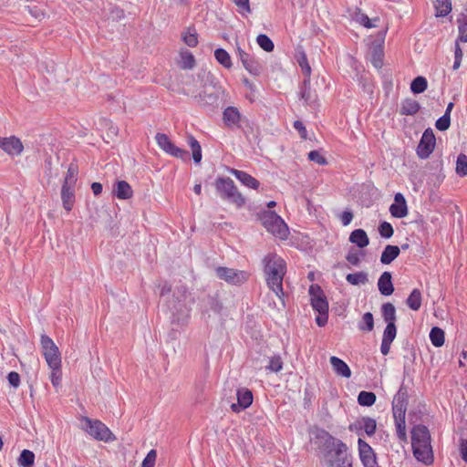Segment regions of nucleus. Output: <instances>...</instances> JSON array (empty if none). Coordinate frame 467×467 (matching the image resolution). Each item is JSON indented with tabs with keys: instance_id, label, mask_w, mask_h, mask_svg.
Masks as SVG:
<instances>
[{
	"instance_id": "1",
	"label": "nucleus",
	"mask_w": 467,
	"mask_h": 467,
	"mask_svg": "<svg viewBox=\"0 0 467 467\" xmlns=\"http://www.w3.org/2000/svg\"><path fill=\"white\" fill-rule=\"evenodd\" d=\"M323 452L325 467H353V457L348 447L341 440L322 430L317 434Z\"/></svg>"
},
{
	"instance_id": "2",
	"label": "nucleus",
	"mask_w": 467,
	"mask_h": 467,
	"mask_svg": "<svg viewBox=\"0 0 467 467\" xmlns=\"http://www.w3.org/2000/svg\"><path fill=\"white\" fill-rule=\"evenodd\" d=\"M171 292L172 295L167 301V306L171 315L172 323L180 327L186 326L190 318L193 298L184 285H177L171 289L167 283L160 285L161 296H165Z\"/></svg>"
},
{
	"instance_id": "3",
	"label": "nucleus",
	"mask_w": 467,
	"mask_h": 467,
	"mask_svg": "<svg viewBox=\"0 0 467 467\" xmlns=\"http://www.w3.org/2000/svg\"><path fill=\"white\" fill-rule=\"evenodd\" d=\"M264 272L267 286L275 296L284 302L283 280L286 273V264L283 258L275 254H267L264 260Z\"/></svg>"
},
{
	"instance_id": "4",
	"label": "nucleus",
	"mask_w": 467,
	"mask_h": 467,
	"mask_svg": "<svg viewBox=\"0 0 467 467\" xmlns=\"http://www.w3.org/2000/svg\"><path fill=\"white\" fill-rule=\"evenodd\" d=\"M411 445L415 458L425 464L433 462V453L431 446V436L428 429L417 425L411 431Z\"/></svg>"
},
{
	"instance_id": "5",
	"label": "nucleus",
	"mask_w": 467,
	"mask_h": 467,
	"mask_svg": "<svg viewBox=\"0 0 467 467\" xmlns=\"http://www.w3.org/2000/svg\"><path fill=\"white\" fill-rule=\"evenodd\" d=\"M203 81L202 90L199 94L200 101L206 105H214L224 95V89L217 78L211 73L202 71L199 74Z\"/></svg>"
},
{
	"instance_id": "6",
	"label": "nucleus",
	"mask_w": 467,
	"mask_h": 467,
	"mask_svg": "<svg viewBox=\"0 0 467 467\" xmlns=\"http://www.w3.org/2000/svg\"><path fill=\"white\" fill-rule=\"evenodd\" d=\"M215 187L220 196L235 204L237 207H242L245 203V199L238 191L234 182L230 178H218L215 182Z\"/></svg>"
},
{
	"instance_id": "7",
	"label": "nucleus",
	"mask_w": 467,
	"mask_h": 467,
	"mask_svg": "<svg viewBox=\"0 0 467 467\" xmlns=\"http://www.w3.org/2000/svg\"><path fill=\"white\" fill-rule=\"evenodd\" d=\"M261 221L267 232L275 237L285 240L288 237L289 230L285 221L275 212H265Z\"/></svg>"
},
{
	"instance_id": "8",
	"label": "nucleus",
	"mask_w": 467,
	"mask_h": 467,
	"mask_svg": "<svg viewBox=\"0 0 467 467\" xmlns=\"http://www.w3.org/2000/svg\"><path fill=\"white\" fill-rule=\"evenodd\" d=\"M81 422L82 429L93 439L106 442L115 440L110 430L100 420L83 417Z\"/></svg>"
},
{
	"instance_id": "9",
	"label": "nucleus",
	"mask_w": 467,
	"mask_h": 467,
	"mask_svg": "<svg viewBox=\"0 0 467 467\" xmlns=\"http://www.w3.org/2000/svg\"><path fill=\"white\" fill-rule=\"evenodd\" d=\"M404 394L400 390L393 400V415L396 422L397 435L400 440H406V423H405V406H404Z\"/></svg>"
},
{
	"instance_id": "10",
	"label": "nucleus",
	"mask_w": 467,
	"mask_h": 467,
	"mask_svg": "<svg viewBox=\"0 0 467 467\" xmlns=\"http://www.w3.org/2000/svg\"><path fill=\"white\" fill-rule=\"evenodd\" d=\"M41 348L45 359L49 366L61 365L60 352L55 342L47 336H41Z\"/></svg>"
},
{
	"instance_id": "11",
	"label": "nucleus",
	"mask_w": 467,
	"mask_h": 467,
	"mask_svg": "<svg viewBox=\"0 0 467 467\" xmlns=\"http://www.w3.org/2000/svg\"><path fill=\"white\" fill-rule=\"evenodd\" d=\"M215 273L218 278L233 285H240L249 277V274L244 271L223 266L217 267Z\"/></svg>"
},
{
	"instance_id": "12",
	"label": "nucleus",
	"mask_w": 467,
	"mask_h": 467,
	"mask_svg": "<svg viewBox=\"0 0 467 467\" xmlns=\"http://www.w3.org/2000/svg\"><path fill=\"white\" fill-rule=\"evenodd\" d=\"M309 296L312 307L320 315H327L328 313V303L321 287L317 285H310Z\"/></svg>"
},
{
	"instance_id": "13",
	"label": "nucleus",
	"mask_w": 467,
	"mask_h": 467,
	"mask_svg": "<svg viewBox=\"0 0 467 467\" xmlns=\"http://www.w3.org/2000/svg\"><path fill=\"white\" fill-rule=\"evenodd\" d=\"M436 139L433 130L428 128L424 130L417 147V154L420 159H427L433 151Z\"/></svg>"
},
{
	"instance_id": "14",
	"label": "nucleus",
	"mask_w": 467,
	"mask_h": 467,
	"mask_svg": "<svg viewBox=\"0 0 467 467\" xmlns=\"http://www.w3.org/2000/svg\"><path fill=\"white\" fill-rule=\"evenodd\" d=\"M155 139L158 146L166 153L180 159L187 155V151L175 146L166 134L157 133Z\"/></svg>"
},
{
	"instance_id": "15",
	"label": "nucleus",
	"mask_w": 467,
	"mask_h": 467,
	"mask_svg": "<svg viewBox=\"0 0 467 467\" xmlns=\"http://www.w3.org/2000/svg\"><path fill=\"white\" fill-rule=\"evenodd\" d=\"M0 148L11 156H18L24 150L22 141L16 136L1 138Z\"/></svg>"
},
{
	"instance_id": "16",
	"label": "nucleus",
	"mask_w": 467,
	"mask_h": 467,
	"mask_svg": "<svg viewBox=\"0 0 467 467\" xmlns=\"http://www.w3.org/2000/svg\"><path fill=\"white\" fill-rule=\"evenodd\" d=\"M253 402V394L247 389L237 390V403H233L231 409L234 412H239L241 410L248 408Z\"/></svg>"
},
{
	"instance_id": "17",
	"label": "nucleus",
	"mask_w": 467,
	"mask_h": 467,
	"mask_svg": "<svg viewBox=\"0 0 467 467\" xmlns=\"http://www.w3.org/2000/svg\"><path fill=\"white\" fill-rule=\"evenodd\" d=\"M68 178L65 179L64 184L61 189V199L63 207L66 211L72 210L75 202V191L73 186L69 184Z\"/></svg>"
},
{
	"instance_id": "18",
	"label": "nucleus",
	"mask_w": 467,
	"mask_h": 467,
	"mask_svg": "<svg viewBox=\"0 0 467 467\" xmlns=\"http://www.w3.org/2000/svg\"><path fill=\"white\" fill-rule=\"evenodd\" d=\"M389 212L393 217L403 218L408 214L406 200L401 193H396L394 203L389 207Z\"/></svg>"
},
{
	"instance_id": "19",
	"label": "nucleus",
	"mask_w": 467,
	"mask_h": 467,
	"mask_svg": "<svg viewBox=\"0 0 467 467\" xmlns=\"http://www.w3.org/2000/svg\"><path fill=\"white\" fill-rule=\"evenodd\" d=\"M361 429L368 435L372 436L376 432V420L369 417H363L360 420L349 426L350 431Z\"/></svg>"
},
{
	"instance_id": "20",
	"label": "nucleus",
	"mask_w": 467,
	"mask_h": 467,
	"mask_svg": "<svg viewBox=\"0 0 467 467\" xmlns=\"http://www.w3.org/2000/svg\"><path fill=\"white\" fill-rule=\"evenodd\" d=\"M378 288L381 295L383 296H390L393 291V284H392V276L389 272H384L379 276L378 281Z\"/></svg>"
},
{
	"instance_id": "21",
	"label": "nucleus",
	"mask_w": 467,
	"mask_h": 467,
	"mask_svg": "<svg viewBox=\"0 0 467 467\" xmlns=\"http://www.w3.org/2000/svg\"><path fill=\"white\" fill-rule=\"evenodd\" d=\"M358 452L363 464L376 461L372 448L362 439H358Z\"/></svg>"
},
{
	"instance_id": "22",
	"label": "nucleus",
	"mask_w": 467,
	"mask_h": 467,
	"mask_svg": "<svg viewBox=\"0 0 467 467\" xmlns=\"http://www.w3.org/2000/svg\"><path fill=\"white\" fill-rule=\"evenodd\" d=\"M420 109L419 102L411 98L405 99L401 101L400 113L405 116L415 115Z\"/></svg>"
},
{
	"instance_id": "23",
	"label": "nucleus",
	"mask_w": 467,
	"mask_h": 467,
	"mask_svg": "<svg viewBox=\"0 0 467 467\" xmlns=\"http://www.w3.org/2000/svg\"><path fill=\"white\" fill-rule=\"evenodd\" d=\"M330 364L333 368V370L338 375L343 378H350L351 377V370L348 364L343 361L342 359L333 356L330 358Z\"/></svg>"
},
{
	"instance_id": "24",
	"label": "nucleus",
	"mask_w": 467,
	"mask_h": 467,
	"mask_svg": "<svg viewBox=\"0 0 467 467\" xmlns=\"http://www.w3.org/2000/svg\"><path fill=\"white\" fill-rule=\"evenodd\" d=\"M230 172L234 175L236 179L239 180L244 185L249 188L257 189L260 185V182L255 178L243 171L232 169Z\"/></svg>"
},
{
	"instance_id": "25",
	"label": "nucleus",
	"mask_w": 467,
	"mask_h": 467,
	"mask_svg": "<svg viewBox=\"0 0 467 467\" xmlns=\"http://www.w3.org/2000/svg\"><path fill=\"white\" fill-rule=\"evenodd\" d=\"M113 192L117 198L126 200L132 197L133 191L127 182L119 181L115 184Z\"/></svg>"
},
{
	"instance_id": "26",
	"label": "nucleus",
	"mask_w": 467,
	"mask_h": 467,
	"mask_svg": "<svg viewBox=\"0 0 467 467\" xmlns=\"http://www.w3.org/2000/svg\"><path fill=\"white\" fill-rule=\"evenodd\" d=\"M349 241L355 244L359 248H364L368 245L369 239L367 233L363 229L354 230L349 236Z\"/></svg>"
},
{
	"instance_id": "27",
	"label": "nucleus",
	"mask_w": 467,
	"mask_h": 467,
	"mask_svg": "<svg viewBox=\"0 0 467 467\" xmlns=\"http://www.w3.org/2000/svg\"><path fill=\"white\" fill-rule=\"evenodd\" d=\"M400 252L399 246L388 244L381 254L380 262L383 265H389L399 256Z\"/></svg>"
},
{
	"instance_id": "28",
	"label": "nucleus",
	"mask_w": 467,
	"mask_h": 467,
	"mask_svg": "<svg viewBox=\"0 0 467 467\" xmlns=\"http://www.w3.org/2000/svg\"><path fill=\"white\" fill-rule=\"evenodd\" d=\"M223 120L226 125H237L240 121V113L234 107H228L223 111Z\"/></svg>"
},
{
	"instance_id": "29",
	"label": "nucleus",
	"mask_w": 467,
	"mask_h": 467,
	"mask_svg": "<svg viewBox=\"0 0 467 467\" xmlns=\"http://www.w3.org/2000/svg\"><path fill=\"white\" fill-rule=\"evenodd\" d=\"M382 317L387 324L395 323L396 309L393 304L386 303L381 306Z\"/></svg>"
},
{
	"instance_id": "30",
	"label": "nucleus",
	"mask_w": 467,
	"mask_h": 467,
	"mask_svg": "<svg viewBox=\"0 0 467 467\" xmlns=\"http://www.w3.org/2000/svg\"><path fill=\"white\" fill-rule=\"evenodd\" d=\"M20 467H33L35 463V454L29 450H23L17 459Z\"/></svg>"
},
{
	"instance_id": "31",
	"label": "nucleus",
	"mask_w": 467,
	"mask_h": 467,
	"mask_svg": "<svg viewBox=\"0 0 467 467\" xmlns=\"http://www.w3.org/2000/svg\"><path fill=\"white\" fill-rule=\"evenodd\" d=\"M408 306L414 311H417L421 306V293L419 289H413L409 297L407 298Z\"/></svg>"
},
{
	"instance_id": "32",
	"label": "nucleus",
	"mask_w": 467,
	"mask_h": 467,
	"mask_svg": "<svg viewBox=\"0 0 467 467\" xmlns=\"http://www.w3.org/2000/svg\"><path fill=\"white\" fill-rule=\"evenodd\" d=\"M180 65L184 69L192 68L195 65L193 55L188 50H182L180 52Z\"/></svg>"
},
{
	"instance_id": "33",
	"label": "nucleus",
	"mask_w": 467,
	"mask_h": 467,
	"mask_svg": "<svg viewBox=\"0 0 467 467\" xmlns=\"http://www.w3.org/2000/svg\"><path fill=\"white\" fill-rule=\"evenodd\" d=\"M436 16H445L451 11V0H435Z\"/></svg>"
},
{
	"instance_id": "34",
	"label": "nucleus",
	"mask_w": 467,
	"mask_h": 467,
	"mask_svg": "<svg viewBox=\"0 0 467 467\" xmlns=\"http://www.w3.org/2000/svg\"><path fill=\"white\" fill-rule=\"evenodd\" d=\"M214 57L218 63L223 66L225 68H231L233 64L231 57L226 50L223 48H217L214 51Z\"/></svg>"
},
{
	"instance_id": "35",
	"label": "nucleus",
	"mask_w": 467,
	"mask_h": 467,
	"mask_svg": "<svg viewBox=\"0 0 467 467\" xmlns=\"http://www.w3.org/2000/svg\"><path fill=\"white\" fill-rule=\"evenodd\" d=\"M346 280L353 285H365L368 283V274L365 272H357L353 274H348L346 276Z\"/></svg>"
},
{
	"instance_id": "36",
	"label": "nucleus",
	"mask_w": 467,
	"mask_h": 467,
	"mask_svg": "<svg viewBox=\"0 0 467 467\" xmlns=\"http://www.w3.org/2000/svg\"><path fill=\"white\" fill-rule=\"evenodd\" d=\"M430 339L433 346L439 348L444 344V332L440 327H434L430 332Z\"/></svg>"
},
{
	"instance_id": "37",
	"label": "nucleus",
	"mask_w": 467,
	"mask_h": 467,
	"mask_svg": "<svg viewBox=\"0 0 467 467\" xmlns=\"http://www.w3.org/2000/svg\"><path fill=\"white\" fill-rule=\"evenodd\" d=\"M353 19L358 22V24L364 26L365 27L367 28H372V27H376L377 26V24L376 22L379 21V18H373V19H369L368 16L365 14H362L360 12H357L355 15H354V17Z\"/></svg>"
},
{
	"instance_id": "38",
	"label": "nucleus",
	"mask_w": 467,
	"mask_h": 467,
	"mask_svg": "<svg viewBox=\"0 0 467 467\" xmlns=\"http://www.w3.org/2000/svg\"><path fill=\"white\" fill-rule=\"evenodd\" d=\"M188 143L192 150L194 162L199 163L202 161V148L200 143L193 136L188 137Z\"/></svg>"
},
{
	"instance_id": "39",
	"label": "nucleus",
	"mask_w": 467,
	"mask_h": 467,
	"mask_svg": "<svg viewBox=\"0 0 467 467\" xmlns=\"http://www.w3.org/2000/svg\"><path fill=\"white\" fill-rule=\"evenodd\" d=\"M244 67L252 75L258 76L262 71L261 65L252 57L243 63Z\"/></svg>"
},
{
	"instance_id": "40",
	"label": "nucleus",
	"mask_w": 467,
	"mask_h": 467,
	"mask_svg": "<svg viewBox=\"0 0 467 467\" xmlns=\"http://www.w3.org/2000/svg\"><path fill=\"white\" fill-rule=\"evenodd\" d=\"M376 401V395L370 391H360L358 396V402L361 406H372Z\"/></svg>"
},
{
	"instance_id": "41",
	"label": "nucleus",
	"mask_w": 467,
	"mask_h": 467,
	"mask_svg": "<svg viewBox=\"0 0 467 467\" xmlns=\"http://www.w3.org/2000/svg\"><path fill=\"white\" fill-rule=\"evenodd\" d=\"M298 64L302 69L303 74L305 75L306 78L304 79L303 85L309 84L310 82V75H311V67L307 62L306 56L305 54H302L298 58Z\"/></svg>"
},
{
	"instance_id": "42",
	"label": "nucleus",
	"mask_w": 467,
	"mask_h": 467,
	"mask_svg": "<svg viewBox=\"0 0 467 467\" xmlns=\"http://www.w3.org/2000/svg\"><path fill=\"white\" fill-rule=\"evenodd\" d=\"M428 87L427 80L424 77H417L410 84V89L415 94L422 93Z\"/></svg>"
},
{
	"instance_id": "43",
	"label": "nucleus",
	"mask_w": 467,
	"mask_h": 467,
	"mask_svg": "<svg viewBox=\"0 0 467 467\" xmlns=\"http://www.w3.org/2000/svg\"><path fill=\"white\" fill-rule=\"evenodd\" d=\"M361 331H372L374 328V318L370 312H367L362 317V321L358 324Z\"/></svg>"
},
{
	"instance_id": "44",
	"label": "nucleus",
	"mask_w": 467,
	"mask_h": 467,
	"mask_svg": "<svg viewBox=\"0 0 467 467\" xmlns=\"http://www.w3.org/2000/svg\"><path fill=\"white\" fill-rule=\"evenodd\" d=\"M256 42L259 47L266 52L274 50L275 45L273 41L265 34H260L256 38Z\"/></svg>"
},
{
	"instance_id": "45",
	"label": "nucleus",
	"mask_w": 467,
	"mask_h": 467,
	"mask_svg": "<svg viewBox=\"0 0 467 467\" xmlns=\"http://www.w3.org/2000/svg\"><path fill=\"white\" fill-rule=\"evenodd\" d=\"M456 172L460 176L467 175V156L465 154H459L456 161Z\"/></svg>"
},
{
	"instance_id": "46",
	"label": "nucleus",
	"mask_w": 467,
	"mask_h": 467,
	"mask_svg": "<svg viewBox=\"0 0 467 467\" xmlns=\"http://www.w3.org/2000/svg\"><path fill=\"white\" fill-rule=\"evenodd\" d=\"M51 369L50 379L54 387H58L62 379L61 365L49 366Z\"/></svg>"
},
{
	"instance_id": "47",
	"label": "nucleus",
	"mask_w": 467,
	"mask_h": 467,
	"mask_svg": "<svg viewBox=\"0 0 467 467\" xmlns=\"http://www.w3.org/2000/svg\"><path fill=\"white\" fill-rule=\"evenodd\" d=\"M370 61L376 68H380L383 65V52L380 47L374 48L371 52Z\"/></svg>"
},
{
	"instance_id": "48",
	"label": "nucleus",
	"mask_w": 467,
	"mask_h": 467,
	"mask_svg": "<svg viewBox=\"0 0 467 467\" xmlns=\"http://www.w3.org/2000/svg\"><path fill=\"white\" fill-rule=\"evenodd\" d=\"M283 368V361L279 356H274L270 358L266 369L270 372H279Z\"/></svg>"
},
{
	"instance_id": "49",
	"label": "nucleus",
	"mask_w": 467,
	"mask_h": 467,
	"mask_svg": "<svg viewBox=\"0 0 467 467\" xmlns=\"http://www.w3.org/2000/svg\"><path fill=\"white\" fill-rule=\"evenodd\" d=\"M397 335V328L395 326V323L387 324V327H385V330L383 332V340H387L389 342H392Z\"/></svg>"
},
{
	"instance_id": "50",
	"label": "nucleus",
	"mask_w": 467,
	"mask_h": 467,
	"mask_svg": "<svg viewBox=\"0 0 467 467\" xmlns=\"http://www.w3.org/2000/svg\"><path fill=\"white\" fill-rule=\"evenodd\" d=\"M182 39L184 43L190 47H194L198 44L197 34L194 30L191 31L190 29L183 34Z\"/></svg>"
},
{
	"instance_id": "51",
	"label": "nucleus",
	"mask_w": 467,
	"mask_h": 467,
	"mask_svg": "<svg viewBox=\"0 0 467 467\" xmlns=\"http://www.w3.org/2000/svg\"><path fill=\"white\" fill-rule=\"evenodd\" d=\"M379 233L383 238H390L394 231L389 223L383 222L379 226Z\"/></svg>"
},
{
	"instance_id": "52",
	"label": "nucleus",
	"mask_w": 467,
	"mask_h": 467,
	"mask_svg": "<svg viewBox=\"0 0 467 467\" xmlns=\"http://www.w3.org/2000/svg\"><path fill=\"white\" fill-rule=\"evenodd\" d=\"M451 125V117L448 116H441L436 120L435 127L437 130L441 131L447 130L450 128Z\"/></svg>"
},
{
	"instance_id": "53",
	"label": "nucleus",
	"mask_w": 467,
	"mask_h": 467,
	"mask_svg": "<svg viewBox=\"0 0 467 467\" xmlns=\"http://www.w3.org/2000/svg\"><path fill=\"white\" fill-rule=\"evenodd\" d=\"M157 458V451L150 450L142 462L141 467H154Z\"/></svg>"
},
{
	"instance_id": "54",
	"label": "nucleus",
	"mask_w": 467,
	"mask_h": 467,
	"mask_svg": "<svg viewBox=\"0 0 467 467\" xmlns=\"http://www.w3.org/2000/svg\"><path fill=\"white\" fill-rule=\"evenodd\" d=\"M308 159L319 165H326L327 163L325 157H323L319 151L312 150L308 153Z\"/></svg>"
},
{
	"instance_id": "55",
	"label": "nucleus",
	"mask_w": 467,
	"mask_h": 467,
	"mask_svg": "<svg viewBox=\"0 0 467 467\" xmlns=\"http://www.w3.org/2000/svg\"><path fill=\"white\" fill-rule=\"evenodd\" d=\"M346 259L352 265H358L360 263L359 254L355 251H350L347 254Z\"/></svg>"
},
{
	"instance_id": "56",
	"label": "nucleus",
	"mask_w": 467,
	"mask_h": 467,
	"mask_svg": "<svg viewBox=\"0 0 467 467\" xmlns=\"http://www.w3.org/2000/svg\"><path fill=\"white\" fill-rule=\"evenodd\" d=\"M7 379L9 384L14 388H17L20 384V376L15 371H12L8 374Z\"/></svg>"
},
{
	"instance_id": "57",
	"label": "nucleus",
	"mask_w": 467,
	"mask_h": 467,
	"mask_svg": "<svg viewBox=\"0 0 467 467\" xmlns=\"http://www.w3.org/2000/svg\"><path fill=\"white\" fill-rule=\"evenodd\" d=\"M339 218H340V221H341L342 224L344 226H347V225H348L351 223V221L353 219V213H352L351 211H344L340 214Z\"/></svg>"
},
{
	"instance_id": "58",
	"label": "nucleus",
	"mask_w": 467,
	"mask_h": 467,
	"mask_svg": "<svg viewBox=\"0 0 467 467\" xmlns=\"http://www.w3.org/2000/svg\"><path fill=\"white\" fill-rule=\"evenodd\" d=\"M294 128L299 132L302 139H306L307 131H306V127L304 126V124L301 121L296 120L294 122Z\"/></svg>"
},
{
	"instance_id": "59",
	"label": "nucleus",
	"mask_w": 467,
	"mask_h": 467,
	"mask_svg": "<svg viewBox=\"0 0 467 467\" xmlns=\"http://www.w3.org/2000/svg\"><path fill=\"white\" fill-rule=\"evenodd\" d=\"M233 2L240 8L241 12H250L249 0H233Z\"/></svg>"
},
{
	"instance_id": "60",
	"label": "nucleus",
	"mask_w": 467,
	"mask_h": 467,
	"mask_svg": "<svg viewBox=\"0 0 467 467\" xmlns=\"http://www.w3.org/2000/svg\"><path fill=\"white\" fill-rule=\"evenodd\" d=\"M28 11L35 18L38 20H41L42 18L45 17L44 12L37 8L36 6L29 7Z\"/></svg>"
},
{
	"instance_id": "61",
	"label": "nucleus",
	"mask_w": 467,
	"mask_h": 467,
	"mask_svg": "<svg viewBox=\"0 0 467 467\" xmlns=\"http://www.w3.org/2000/svg\"><path fill=\"white\" fill-rule=\"evenodd\" d=\"M460 452L462 460L467 462V441L462 440L460 443Z\"/></svg>"
},
{
	"instance_id": "62",
	"label": "nucleus",
	"mask_w": 467,
	"mask_h": 467,
	"mask_svg": "<svg viewBox=\"0 0 467 467\" xmlns=\"http://www.w3.org/2000/svg\"><path fill=\"white\" fill-rule=\"evenodd\" d=\"M391 343L392 342L382 339L381 346H380V351H381L382 355L386 356L389 353Z\"/></svg>"
},
{
	"instance_id": "63",
	"label": "nucleus",
	"mask_w": 467,
	"mask_h": 467,
	"mask_svg": "<svg viewBox=\"0 0 467 467\" xmlns=\"http://www.w3.org/2000/svg\"><path fill=\"white\" fill-rule=\"evenodd\" d=\"M309 84H306V86L304 85V90L302 91L301 93V98L306 102V103H309L310 101H312V97H311V93H310V90L307 89V86Z\"/></svg>"
},
{
	"instance_id": "64",
	"label": "nucleus",
	"mask_w": 467,
	"mask_h": 467,
	"mask_svg": "<svg viewBox=\"0 0 467 467\" xmlns=\"http://www.w3.org/2000/svg\"><path fill=\"white\" fill-rule=\"evenodd\" d=\"M459 30H460L461 34H460V36H459L457 42L459 43V41H460V42H462V43H467V33H465V30H467V28L460 26Z\"/></svg>"
}]
</instances>
